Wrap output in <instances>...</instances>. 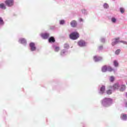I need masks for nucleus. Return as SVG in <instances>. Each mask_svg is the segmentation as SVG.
<instances>
[{
  "instance_id": "2f4dec72",
  "label": "nucleus",
  "mask_w": 127,
  "mask_h": 127,
  "mask_svg": "<svg viewBox=\"0 0 127 127\" xmlns=\"http://www.w3.org/2000/svg\"><path fill=\"white\" fill-rule=\"evenodd\" d=\"M50 29L51 30H54V29H55V26H51Z\"/></svg>"
},
{
  "instance_id": "412c9836",
  "label": "nucleus",
  "mask_w": 127,
  "mask_h": 127,
  "mask_svg": "<svg viewBox=\"0 0 127 127\" xmlns=\"http://www.w3.org/2000/svg\"><path fill=\"white\" fill-rule=\"evenodd\" d=\"M103 6L104 9H108L110 7V6L108 3H104Z\"/></svg>"
},
{
  "instance_id": "e433bc0d",
  "label": "nucleus",
  "mask_w": 127,
  "mask_h": 127,
  "mask_svg": "<svg viewBox=\"0 0 127 127\" xmlns=\"http://www.w3.org/2000/svg\"><path fill=\"white\" fill-rule=\"evenodd\" d=\"M5 113V111H4Z\"/></svg>"
},
{
  "instance_id": "c85d7f7f",
  "label": "nucleus",
  "mask_w": 127,
  "mask_h": 127,
  "mask_svg": "<svg viewBox=\"0 0 127 127\" xmlns=\"http://www.w3.org/2000/svg\"><path fill=\"white\" fill-rule=\"evenodd\" d=\"M100 41H101V42H102V43H105V42L106 41V39H105L104 38H101L100 39Z\"/></svg>"
},
{
  "instance_id": "20e7f679",
  "label": "nucleus",
  "mask_w": 127,
  "mask_h": 127,
  "mask_svg": "<svg viewBox=\"0 0 127 127\" xmlns=\"http://www.w3.org/2000/svg\"><path fill=\"white\" fill-rule=\"evenodd\" d=\"M29 50L30 52H32V53H34V52H36V50H37V48L36 47V45L35 43L33 42H31L29 44Z\"/></svg>"
},
{
  "instance_id": "0eeeda50",
  "label": "nucleus",
  "mask_w": 127,
  "mask_h": 127,
  "mask_svg": "<svg viewBox=\"0 0 127 127\" xmlns=\"http://www.w3.org/2000/svg\"><path fill=\"white\" fill-rule=\"evenodd\" d=\"M106 92V86L102 85L98 90L99 95H103Z\"/></svg>"
},
{
  "instance_id": "f03ea898",
  "label": "nucleus",
  "mask_w": 127,
  "mask_h": 127,
  "mask_svg": "<svg viewBox=\"0 0 127 127\" xmlns=\"http://www.w3.org/2000/svg\"><path fill=\"white\" fill-rule=\"evenodd\" d=\"M101 106L104 108H109V107L112 106V104H113V99L105 97L101 100Z\"/></svg>"
},
{
  "instance_id": "39448f33",
  "label": "nucleus",
  "mask_w": 127,
  "mask_h": 127,
  "mask_svg": "<svg viewBox=\"0 0 127 127\" xmlns=\"http://www.w3.org/2000/svg\"><path fill=\"white\" fill-rule=\"evenodd\" d=\"M123 43L124 44L127 45V42L126 41H120V37L116 38L115 39V41L112 42L111 43V45L112 46H115V45L118 44V43Z\"/></svg>"
},
{
  "instance_id": "6e6552de",
  "label": "nucleus",
  "mask_w": 127,
  "mask_h": 127,
  "mask_svg": "<svg viewBox=\"0 0 127 127\" xmlns=\"http://www.w3.org/2000/svg\"><path fill=\"white\" fill-rule=\"evenodd\" d=\"M18 42L24 46H26L27 44V41L24 38H20L18 40Z\"/></svg>"
},
{
  "instance_id": "4468645a",
  "label": "nucleus",
  "mask_w": 127,
  "mask_h": 127,
  "mask_svg": "<svg viewBox=\"0 0 127 127\" xmlns=\"http://www.w3.org/2000/svg\"><path fill=\"white\" fill-rule=\"evenodd\" d=\"M93 60L95 62H99L103 61V58L99 56H95L93 57Z\"/></svg>"
},
{
  "instance_id": "9b49d317",
  "label": "nucleus",
  "mask_w": 127,
  "mask_h": 127,
  "mask_svg": "<svg viewBox=\"0 0 127 127\" xmlns=\"http://www.w3.org/2000/svg\"><path fill=\"white\" fill-rule=\"evenodd\" d=\"M120 87H121L120 83H116L114 84L113 86H109V88L110 89H113V90H118V89H119V88H120Z\"/></svg>"
},
{
  "instance_id": "4be33fe9",
  "label": "nucleus",
  "mask_w": 127,
  "mask_h": 127,
  "mask_svg": "<svg viewBox=\"0 0 127 127\" xmlns=\"http://www.w3.org/2000/svg\"><path fill=\"white\" fill-rule=\"evenodd\" d=\"M4 25V21L1 17H0V26H2Z\"/></svg>"
},
{
  "instance_id": "423d86ee",
  "label": "nucleus",
  "mask_w": 127,
  "mask_h": 127,
  "mask_svg": "<svg viewBox=\"0 0 127 127\" xmlns=\"http://www.w3.org/2000/svg\"><path fill=\"white\" fill-rule=\"evenodd\" d=\"M112 67L108 66L107 65H103L101 68V71L102 73H106V72H112Z\"/></svg>"
},
{
  "instance_id": "a211bd4d",
  "label": "nucleus",
  "mask_w": 127,
  "mask_h": 127,
  "mask_svg": "<svg viewBox=\"0 0 127 127\" xmlns=\"http://www.w3.org/2000/svg\"><path fill=\"white\" fill-rule=\"evenodd\" d=\"M110 19H111V22H112L114 24H115V23H117L118 21V19L115 16H112Z\"/></svg>"
},
{
  "instance_id": "f8f14e48",
  "label": "nucleus",
  "mask_w": 127,
  "mask_h": 127,
  "mask_svg": "<svg viewBox=\"0 0 127 127\" xmlns=\"http://www.w3.org/2000/svg\"><path fill=\"white\" fill-rule=\"evenodd\" d=\"M40 35L43 39H48L50 34L49 33L45 32L41 33Z\"/></svg>"
},
{
  "instance_id": "f3484780",
  "label": "nucleus",
  "mask_w": 127,
  "mask_h": 127,
  "mask_svg": "<svg viewBox=\"0 0 127 127\" xmlns=\"http://www.w3.org/2000/svg\"><path fill=\"white\" fill-rule=\"evenodd\" d=\"M48 41L49 43H55V38L53 36L49 37Z\"/></svg>"
},
{
  "instance_id": "c9c22d12",
  "label": "nucleus",
  "mask_w": 127,
  "mask_h": 127,
  "mask_svg": "<svg viewBox=\"0 0 127 127\" xmlns=\"http://www.w3.org/2000/svg\"><path fill=\"white\" fill-rule=\"evenodd\" d=\"M125 107L126 108H127V102L125 103Z\"/></svg>"
},
{
  "instance_id": "dca6fc26",
  "label": "nucleus",
  "mask_w": 127,
  "mask_h": 127,
  "mask_svg": "<svg viewBox=\"0 0 127 127\" xmlns=\"http://www.w3.org/2000/svg\"><path fill=\"white\" fill-rule=\"evenodd\" d=\"M121 120L124 121V122H127V115L124 113H122L120 116Z\"/></svg>"
},
{
  "instance_id": "c756f323",
  "label": "nucleus",
  "mask_w": 127,
  "mask_h": 127,
  "mask_svg": "<svg viewBox=\"0 0 127 127\" xmlns=\"http://www.w3.org/2000/svg\"><path fill=\"white\" fill-rule=\"evenodd\" d=\"M81 11H82V13H83V14H87V10H86V9H82L81 10Z\"/></svg>"
},
{
  "instance_id": "a878e982",
  "label": "nucleus",
  "mask_w": 127,
  "mask_h": 127,
  "mask_svg": "<svg viewBox=\"0 0 127 127\" xmlns=\"http://www.w3.org/2000/svg\"><path fill=\"white\" fill-rule=\"evenodd\" d=\"M60 25H64L65 24V20L62 19L60 20Z\"/></svg>"
},
{
  "instance_id": "2eb2a0df",
  "label": "nucleus",
  "mask_w": 127,
  "mask_h": 127,
  "mask_svg": "<svg viewBox=\"0 0 127 127\" xmlns=\"http://www.w3.org/2000/svg\"><path fill=\"white\" fill-rule=\"evenodd\" d=\"M67 53H68V51L63 49L60 52V56L61 57H65L67 55Z\"/></svg>"
},
{
  "instance_id": "9d476101",
  "label": "nucleus",
  "mask_w": 127,
  "mask_h": 127,
  "mask_svg": "<svg viewBox=\"0 0 127 127\" xmlns=\"http://www.w3.org/2000/svg\"><path fill=\"white\" fill-rule=\"evenodd\" d=\"M52 48L54 50L55 52H59L60 51V47L57 44H53Z\"/></svg>"
},
{
  "instance_id": "7c9ffc66",
  "label": "nucleus",
  "mask_w": 127,
  "mask_h": 127,
  "mask_svg": "<svg viewBox=\"0 0 127 127\" xmlns=\"http://www.w3.org/2000/svg\"><path fill=\"white\" fill-rule=\"evenodd\" d=\"M81 127H86V123H81Z\"/></svg>"
},
{
  "instance_id": "f704fd0d",
  "label": "nucleus",
  "mask_w": 127,
  "mask_h": 127,
  "mask_svg": "<svg viewBox=\"0 0 127 127\" xmlns=\"http://www.w3.org/2000/svg\"><path fill=\"white\" fill-rule=\"evenodd\" d=\"M111 69H112V72L113 71L114 73H116V69H115L112 67H111Z\"/></svg>"
},
{
  "instance_id": "1a4fd4ad",
  "label": "nucleus",
  "mask_w": 127,
  "mask_h": 127,
  "mask_svg": "<svg viewBox=\"0 0 127 127\" xmlns=\"http://www.w3.org/2000/svg\"><path fill=\"white\" fill-rule=\"evenodd\" d=\"M77 46L79 47H85L86 46V42L84 40H80L77 42Z\"/></svg>"
},
{
  "instance_id": "6ab92c4d",
  "label": "nucleus",
  "mask_w": 127,
  "mask_h": 127,
  "mask_svg": "<svg viewBox=\"0 0 127 127\" xmlns=\"http://www.w3.org/2000/svg\"><path fill=\"white\" fill-rule=\"evenodd\" d=\"M69 48H70V46H69V44L65 43L64 45V50H66V51H68V50H69Z\"/></svg>"
},
{
  "instance_id": "473e14b6",
  "label": "nucleus",
  "mask_w": 127,
  "mask_h": 127,
  "mask_svg": "<svg viewBox=\"0 0 127 127\" xmlns=\"http://www.w3.org/2000/svg\"><path fill=\"white\" fill-rule=\"evenodd\" d=\"M79 22H83V18H80L79 19Z\"/></svg>"
},
{
  "instance_id": "ddd939ff",
  "label": "nucleus",
  "mask_w": 127,
  "mask_h": 127,
  "mask_svg": "<svg viewBox=\"0 0 127 127\" xmlns=\"http://www.w3.org/2000/svg\"><path fill=\"white\" fill-rule=\"evenodd\" d=\"M70 24L71 27H72L73 28H75L77 27V26L78 25V23L77 22V21L75 20H73L70 22Z\"/></svg>"
},
{
  "instance_id": "f257e3e1",
  "label": "nucleus",
  "mask_w": 127,
  "mask_h": 127,
  "mask_svg": "<svg viewBox=\"0 0 127 127\" xmlns=\"http://www.w3.org/2000/svg\"><path fill=\"white\" fill-rule=\"evenodd\" d=\"M14 4V0H5L4 3H0V8L4 10L6 9V6L8 7H11Z\"/></svg>"
},
{
  "instance_id": "5701e85b",
  "label": "nucleus",
  "mask_w": 127,
  "mask_h": 127,
  "mask_svg": "<svg viewBox=\"0 0 127 127\" xmlns=\"http://www.w3.org/2000/svg\"><path fill=\"white\" fill-rule=\"evenodd\" d=\"M113 64L114 67H118L119 66V63L118 62V61L115 60L113 62Z\"/></svg>"
},
{
  "instance_id": "7ed1b4c3",
  "label": "nucleus",
  "mask_w": 127,
  "mask_h": 127,
  "mask_svg": "<svg viewBox=\"0 0 127 127\" xmlns=\"http://www.w3.org/2000/svg\"><path fill=\"white\" fill-rule=\"evenodd\" d=\"M79 37H80V34L77 31L72 32L69 35V38L71 40H77Z\"/></svg>"
},
{
  "instance_id": "cd10ccee",
  "label": "nucleus",
  "mask_w": 127,
  "mask_h": 127,
  "mask_svg": "<svg viewBox=\"0 0 127 127\" xmlns=\"http://www.w3.org/2000/svg\"><path fill=\"white\" fill-rule=\"evenodd\" d=\"M121 52V50L120 49H118L115 51V54L116 55H119Z\"/></svg>"
},
{
  "instance_id": "72a5a7b5",
  "label": "nucleus",
  "mask_w": 127,
  "mask_h": 127,
  "mask_svg": "<svg viewBox=\"0 0 127 127\" xmlns=\"http://www.w3.org/2000/svg\"><path fill=\"white\" fill-rule=\"evenodd\" d=\"M99 50H103V46H101L99 47Z\"/></svg>"
},
{
  "instance_id": "bb28decb",
  "label": "nucleus",
  "mask_w": 127,
  "mask_h": 127,
  "mask_svg": "<svg viewBox=\"0 0 127 127\" xmlns=\"http://www.w3.org/2000/svg\"><path fill=\"white\" fill-rule=\"evenodd\" d=\"M120 11L122 13H124L125 12V8L124 7H120Z\"/></svg>"
},
{
  "instance_id": "aec40b11",
  "label": "nucleus",
  "mask_w": 127,
  "mask_h": 127,
  "mask_svg": "<svg viewBox=\"0 0 127 127\" xmlns=\"http://www.w3.org/2000/svg\"><path fill=\"white\" fill-rule=\"evenodd\" d=\"M126 89H127V87H126V85L125 84H122L120 85V91H121V92H124V91H125Z\"/></svg>"
},
{
  "instance_id": "b1692460",
  "label": "nucleus",
  "mask_w": 127,
  "mask_h": 127,
  "mask_svg": "<svg viewBox=\"0 0 127 127\" xmlns=\"http://www.w3.org/2000/svg\"><path fill=\"white\" fill-rule=\"evenodd\" d=\"M106 94L107 95H112L113 94V90L112 89H108L106 91Z\"/></svg>"
},
{
  "instance_id": "393cba45",
  "label": "nucleus",
  "mask_w": 127,
  "mask_h": 127,
  "mask_svg": "<svg viewBox=\"0 0 127 127\" xmlns=\"http://www.w3.org/2000/svg\"><path fill=\"white\" fill-rule=\"evenodd\" d=\"M110 81L111 83H113V82H115V76H111L110 77Z\"/></svg>"
}]
</instances>
